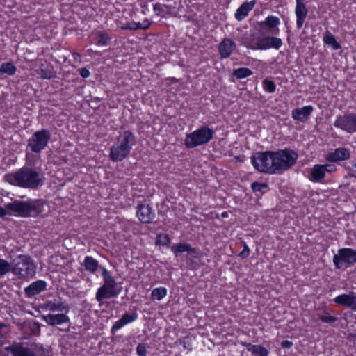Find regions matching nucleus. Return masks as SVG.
<instances>
[{
    "instance_id": "nucleus-1",
    "label": "nucleus",
    "mask_w": 356,
    "mask_h": 356,
    "mask_svg": "<svg viewBox=\"0 0 356 356\" xmlns=\"http://www.w3.org/2000/svg\"><path fill=\"white\" fill-rule=\"evenodd\" d=\"M4 179L11 185L33 190L38 189L44 184L40 172L29 167H24L14 172L6 174Z\"/></svg>"
},
{
    "instance_id": "nucleus-2",
    "label": "nucleus",
    "mask_w": 356,
    "mask_h": 356,
    "mask_svg": "<svg viewBox=\"0 0 356 356\" xmlns=\"http://www.w3.org/2000/svg\"><path fill=\"white\" fill-rule=\"evenodd\" d=\"M136 140L134 134L124 131L120 134L117 143L111 148L110 158L113 161H121L129 154Z\"/></svg>"
},
{
    "instance_id": "nucleus-3",
    "label": "nucleus",
    "mask_w": 356,
    "mask_h": 356,
    "mask_svg": "<svg viewBox=\"0 0 356 356\" xmlns=\"http://www.w3.org/2000/svg\"><path fill=\"white\" fill-rule=\"evenodd\" d=\"M44 201L42 200H29L28 201L15 200L6 204V208L24 218L36 216L42 212Z\"/></svg>"
},
{
    "instance_id": "nucleus-4",
    "label": "nucleus",
    "mask_w": 356,
    "mask_h": 356,
    "mask_svg": "<svg viewBox=\"0 0 356 356\" xmlns=\"http://www.w3.org/2000/svg\"><path fill=\"white\" fill-rule=\"evenodd\" d=\"M12 273L21 279L33 277L35 274V266L29 256L20 254L12 261Z\"/></svg>"
},
{
    "instance_id": "nucleus-5",
    "label": "nucleus",
    "mask_w": 356,
    "mask_h": 356,
    "mask_svg": "<svg viewBox=\"0 0 356 356\" xmlns=\"http://www.w3.org/2000/svg\"><path fill=\"white\" fill-rule=\"evenodd\" d=\"M298 154L289 149L273 152L275 174H282L291 168L298 159Z\"/></svg>"
},
{
    "instance_id": "nucleus-6",
    "label": "nucleus",
    "mask_w": 356,
    "mask_h": 356,
    "mask_svg": "<svg viewBox=\"0 0 356 356\" xmlns=\"http://www.w3.org/2000/svg\"><path fill=\"white\" fill-rule=\"evenodd\" d=\"M213 131L208 127H202L186 135L184 141L185 145L188 148H193L207 144L213 138Z\"/></svg>"
},
{
    "instance_id": "nucleus-7",
    "label": "nucleus",
    "mask_w": 356,
    "mask_h": 356,
    "mask_svg": "<svg viewBox=\"0 0 356 356\" xmlns=\"http://www.w3.org/2000/svg\"><path fill=\"white\" fill-rule=\"evenodd\" d=\"M252 163L259 172L275 174L273 152H257L252 156Z\"/></svg>"
},
{
    "instance_id": "nucleus-8",
    "label": "nucleus",
    "mask_w": 356,
    "mask_h": 356,
    "mask_svg": "<svg viewBox=\"0 0 356 356\" xmlns=\"http://www.w3.org/2000/svg\"><path fill=\"white\" fill-rule=\"evenodd\" d=\"M5 350L10 352L12 356H45L43 346L36 343H32L31 347H26L21 342L13 343L6 347Z\"/></svg>"
},
{
    "instance_id": "nucleus-9",
    "label": "nucleus",
    "mask_w": 356,
    "mask_h": 356,
    "mask_svg": "<svg viewBox=\"0 0 356 356\" xmlns=\"http://www.w3.org/2000/svg\"><path fill=\"white\" fill-rule=\"evenodd\" d=\"M51 138L49 131L47 129H42L35 131L28 141V147L35 153H39L47 145Z\"/></svg>"
},
{
    "instance_id": "nucleus-10",
    "label": "nucleus",
    "mask_w": 356,
    "mask_h": 356,
    "mask_svg": "<svg viewBox=\"0 0 356 356\" xmlns=\"http://www.w3.org/2000/svg\"><path fill=\"white\" fill-rule=\"evenodd\" d=\"M334 126L349 133H354L353 129V113H350L337 117L334 122Z\"/></svg>"
},
{
    "instance_id": "nucleus-11",
    "label": "nucleus",
    "mask_w": 356,
    "mask_h": 356,
    "mask_svg": "<svg viewBox=\"0 0 356 356\" xmlns=\"http://www.w3.org/2000/svg\"><path fill=\"white\" fill-rule=\"evenodd\" d=\"M282 44L281 39L275 37H264L257 42L258 49H266L269 48L279 49Z\"/></svg>"
},
{
    "instance_id": "nucleus-12",
    "label": "nucleus",
    "mask_w": 356,
    "mask_h": 356,
    "mask_svg": "<svg viewBox=\"0 0 356 356\" xmlns=\"http://www.w3.org/2000/svg\"><path fill=\"white\" fill-rule=\"evenodd\" d=\"M42 318L49 325L51 326L62 325L63 323H67L70 322V318L65 314H49L47 315H42Z\"/></svg>"
},
{
    "instance_id": "nucleus-13",
    "label": "nucleus",
    "mask_w": 356,
    "mask_h": 356,
    "mask_svg": "<svg viewBox=\"0 0 356 356\" xmlns=\"http://www.w3.org/2000/svg\"><path fill=\"white\" fill-rule=\"evenodd\" d=\"M137 209V216L142 222L149 223L153 220L154 214L148 204H138Z\"/></svg>"
},
{
    "instance_id": "nucleus-14",
    "label": "nucleus",
    "mask_w": 356,
    "mask_h": 356,
    "mask_svg": "<svg viewBox=\"0 0 356 356\" xmlns=\"http://www.w3.org/2000/svg\"><path fill=\"white\" fill-rule=\"evenodd\" d=\"M120 289H110L105 285H102L98 289L95 298L99 302H101L104 299H110L116 297L120 294Z\"/></svg>"
},
{
    "instance_id": "nucleus-15",
    "label": "nucleus",
    "mask_w": 356,
    "mask_h": 356,
    "mask_svg": "<svg viewBox=\"0 0 356 356\" xmlns=\"http://www.w3.org/2000/svg\"><path fill=\"white\" fill-rule=\"evenodd\" d=\"M47 283L44 280H37L24 289V293L27 297H32L44 291Z\"/></svg>"
},
{
    "instance_id": "nucleus-16",
    "label": "nucleus",
    "mask_w": 356,
    "mask_h": 356,
    "mask_svg": "<svg viewBox=\"0 0 356 356\" xmlns=\"http://www.w3.org/2000/svg\"><path fill=\"white\" fill-rule=\"evenodd\" d=\"M235 48L236 44L232 40L229 38H225L219 44L218 51L221 57L223 58H226L229 57L232 52L235 49Z\"/></svg>"
},
{
    "instance_id": "nucleus-17",
    "label": "nucleus",
    "mask_w": 356,
    "mask_h": 356,
    "mask_svg": "<svg viewBox=\"0 0 356 356\" xmlns=\"http://www.w3.org/2000/svg\"><path fill=\"white\" fill-rule=\"evenodd\" d=\"M350 157V152L345 147L337 148L334 152L327 154V159L330 162L347 160Z\"/></svg>"
},
{
    "instance_id": "nucleus-18",
    "label": "nucleus",
    "mask_w": 356,
    "mask_h": 356,
    "mask_svg": "<svg viewBox=\"0 0 356 356\" xmlns=\"http://www.w3.org/2000/svg\"><path fill=\"white\" fill-rule=\"evenodd\" d=\"M256 4L255 0H252L250 1H246L243 3L236 10L235 13V17L238 21L243 20L246 16H248V13L250 10L253 9Z\"/></svg>"
},
{
    "instance_id": "nucleus-19",
    "label": "nucleus",
    "mask_w": 356,
    "mask_h": 356,
    "mask_svg": "<svg viewBox=\"0 0 356 356\" xmlns=\"http://www.w3.org/2000/svg\"><path fill=\"white\" fill-rule=\"evenodd\" d=\"M313 107L312 106H306L301 108H296L292 111V117L294 120L300 122H306L312 112Z\"/></svg>"
},
{
    "instance_id": "nucleus-20",
    "label": "nucleus",
    "mask_w": 356,
    "mask_h": 356,
    "mask_svg": "<svg viewBox=\"0 0 356 356\" xmlns=\"http://www.w3.org/2000/svg\"><path fill=\"white\" fill-rule=\"evenodd\" d=\"M91 37L92 40L98 46H106L109 44L111 38L104 31H97L92 32Z\"/></svg>"
},
{
    "instance_id": "nucleus-21",
    "label": "nucleus",
    "mask_w": 356,
    "mask_h": 356,
    "mask_svg": "<svg viewBox=\"0 0 356 356\" xmlns=\"http://www.w3.org/2000/svg\"><path fill=\"white\" fill-rule=\"evenodd\" d=\"M343 262L349 264L356 263V250L351 248H341L338 251Z\"/></svg>"
},
{
    "instance_id": "nucleus-22",
    "label": "nucleus",
    "mask_w": 356,
    "mask_h": 356,
    "mask_svg": "<svg viewBox=\"0 0 356 356\" xmlns=\"http://www.w3.org/2000/svg\"><path fill=\"white\" fill-rule=\"evenodd\" d=\"M296 22H304L307 15V9L306 8L304 0H296Z\"/></svg>"
},
{
    "instance_id": "nucleus-23",
    "label": "nucleus",
    "mask_w": 356,
    "mask_h": 356,
    "mask_svg": "<svg viewBox=\"0 0 356 356\" xmlns=\"http://www.w3.org/2000/svg\"><path fill=\"white\" fill-rule=\"evenodd\" d=\"M243 345L255 356H268V351L261 346L253 345L250 343H244Z\"/></svg>"
},
{
    "instance_id": "nucleus-24",
    "label": "nucleus",
    "mask_w": 356,
    "mask_h": 356,
    "mask_svg": "<svg viewBox=\"0 0 356 356\" xmlns=\"http://www.w3.org/2000/svg\"><path fill=\"white\" fill-rule=\"evenodd\" d=\"M102 277L104 280V284L108 288L114 289H120L121 288H118L117 282H115V278L110 274V273L104 268L102 269Z\"/></svg>"
},
{
    "instance_id": "nucleus-25",
    "label": "nucleus",
    "mask_w": 356,
    "mask_h": 356,
    "mask_svg": "<svg viewBox=\"0 0 356 356\" xmlns=\"http://www.w3.org/2000/svg\"><path fill=\"white\" fill-rule=\"evenodd\" d=\"M44 307L51 312L60 311L65 312V314L68 313L70 311V307L64 302L55 303L48 301L44 304Z\"/></svg>"
},
{
    "instance_id": "nucleus-26",
    "label": "nucleus",
    "mask_w": 356,
    "mask_h": 356,
    "mask_svg": "<svg viewBox=\"0 0 356 356\" xmlns=\"http://www.w3.org/2000/svg\"><path fill=\"white\" fill-rule=\"evenodd\" d=\"M171 250L175 254L176 257L178 256L179 253H182L184 252H187L189 253H195V248H192L189 244L187 243H178L175 244L171 248Z\"/></svg>"
},
{
    "instance_id": "nucleus-27",
    "label": "nucleus",
    "mask_w": 356,
    "mask_h": 356,
    "mask_svg": "<svg viewBox=\"0 0 356 356\" xmlns=\"http://www.w3.org/2000/svg\"><path fill=\"white\" fill-rule=\"evenodd\" d=\"M16 72L17 67L11 62L3 63L0 66V76H3V74L13 76Z\"/></svg>"
},
{
    "instance_id": "nucleus-28",
    "label": "nucleus",
    "mask_w": 356,
    "mask_h": 356,
    "mask_svg": "<svg viewBox=\"0 0 356 356\" xmlns=\"http://www.w3.org/2000/svg\"><path fill=\"white\" fill-rule=\"evenodd\" d=\"M312 180L318 181L325 177V171L322 165H315L311 171Z\"/></svg>"
},
{
    "instance_id": "nucleus-29",
    "label": "nucleus",
    "mask_w": 356,
    "mask_h": 356,
    "mask_svg": "<svg viewBox=\"0 0 356 356\" xmlns=\"http://www.w3.org/2000/svg\"><path fill=\"white\" fill-rule=\"evenodd\" d=\"M83 266L87 271L95 273L99 266V262L92 257L87 256L83 261Z\"/></svg>"
},
{
    "instance_id": "nucleus-30",
    "label": "nucleus",
    "mask_w": 356,
    "mask_h": 356,
    "mask_svg": "<svg viewBox=\"0 0 356 356\" xmlns=\"http://www.w3.org/2000/svg\"><path fill=\"white\" fill-rule=\"evenodd\" d=\"M353 294H342L334 298V302L341 305L350 307Z\"/></svg>"
},
{
    "instance_id": "nucleus-31",
    "label": "nucleus",
    "mask_w": 356,
    "mask_h": 356,
    "mask_svg": "<svg viewBox=\"0 0 356 356\" xmlns=\"http://www.w3.org/2000/svg\"><path fill=\"white\" fill-rule=\"evenodd\" d=\"M323 41L325 44L331 46L335 50L339 49L341 47L340 44L337 42L334 35L328 31H327L324 34Z\"/></svg>"
},
{
    "instance_id": "nucleus-32",
    "label": "nucleus",
    "mask_w": 356,
    "mask_h": 356,
    "mask_svg": "<svg viewBox=\"0 0 356 356\" xmlns=\"http://www.w3.org/2000/svg\"><path fill=\"white\" fill-rule=\"evenodd\" d=\"M168 7L164 4L156 3L153 6L154 13L156 15L165 17L168 12Z\"/></svg>"
},
{
    "instance_id": "nucleus-33",
    "label": "nucleus",
    "mask_w": 356,
    "mask_h": 356,
    "mask_svg": "<svg viewBox=\"0 0 356 356\" xmlns=\"http://www.w3.org/2000/svg\"><path fill=\"white\" fill-rule=\"evenodd\" d=\"M167 295V290L164 287L156 288L152 290L151 298L152 300H161Z\"/></svg>"
},
{
    "instance_id": "nucleus-34",
    "label": "nucleus",
    "mask_w": 356,
    "mask_h": 356,
    "mask_svg": "<svg viewBox=\"0 0 356 356\" xmlns=\"http://www.w3.org/2000/svg\"><path fill=\"white\" fill-rule=\"evenodd\" d=\"M252 74V71L247 67H241L234 70L233 72V75L235 76L237 79H243L251 76Z\"/></svg>"
},
{
    "instance_id": "nucleus-35",
    "label": "nucleus",
    "mask_w": 356,
    "mask_h": 356,
    "mask_svg": "<svg viewBox=\"0 0 356 356\" xmlns=\"http://www.w3.org/2000/svg\"><path fill=\"white\" fill-rule=\"evenodd\" d=\"M150 24H125L120 27L124 30H137V29H147L149 28Z\"/></svg>"
},
{
    "instance_id": "nucleus-36",
    "label": "nucleus",
    "mask_w": 356,
    "mask_h": 356,
    "mask_svg": "<svg viewBox=\"0 0 356 356\" xmlns=\"http://www.w3.org/2000/svg\"><path fill=\"white\" fill-rule=\"evenodd\" d=\"M10 271L12 272V262L0 259V275H4Z\"/></svg>"
},
{
    "instance_id": "nucleus-37",
    "label": "nucleus",
    "mask_w": 356,
    "mask_h": 356,
    "mask_svg": "<svg viewBox=\"0 0 356 356\" xmlns=\"http://www.w3.org/2000/svg\"><path fill=\"white\" fill-rule=\"evenodd\" d=\"M156 243L162 245H169L170 243V238L167 234L159 235L156 237Z\"/></svg>"
},
{
    "instance_id": "nucleus-38",
    "label": "nucleus",
    "mask_w": 356,
    "mask_h": 356,
    "mask_svg": "<svg viewBox=\"0 0 356 356\" xmlns=\"http://www.w3.org/2000/svg\"><path fill=\"white\" fill-rule=\"evenodd\" d=\"M263 85L265 90L269 92H275L276 86L275 84L272 81L264 79L263 81Z\"/></svg>"
},
{
    "instance_id": "nucleus-39",
    "label": "nucleus",
    "mask_w": 356,
    "mask_h": 356,
    "mask_svg": "<svg viewBox=\"0 0 356 356\" xmlns=\"http://www.w3.org/2000/svg\"><path fill=\"white\" fill-rule=\"evenodd\" d=\"M39 74L40 75V76L42 79H50L54 77V72H52L50 70H49L47 68H45V69L41 68L40 70Z\"/></svg>"
},
{
    "instance_id": "nucleus-40",
    "label": "nucleus",
    "mask_w": 356,
    "mask_h": 356,
    "mask_svg": "<svg viewBox=\"0 0 356 356\" xmlns=\"http://www.w3.org/2000/svg\"><path fill=\"white\" fill-rule=\"evenodd\" d=\"M252 189L254 192H262L264 189L268 188V185L265 183L253 182L252 184Z\"/></svg>"
},
{
    "instance_id": "nucleus-41",
    "label": "nucleus",
    "mask_w": 356,
    "mask_h": 356,
    "mask_svg": "<svg viewBox=\"0 0 356 356\" xmlns=\"http://www.w3.org/2000/svg\"><path fill=\"white\" fill-rule=\"evenodd\" d=\"M136 317H137V316H136V314H135V313H133L131 314H125L122 316V318L120 319L126 325L129 323L134 321L136 318Z\"/></svg>"
},
{
    "instance_id": "nucleus-42",
    "label": "nucleus",
    "mask_w": 356,
    "mask_h": 356,
    "mask_svg": "<svg viewBox=\"0 0 356 356\" xmlns=\"http://www.w3.org/2000/svg\"><path fill=\"white\" fill-rule=\"evenodd\" d=\"M319 319L323 323L332 324L337 321V318L331 316L322 315L319 316Z\"/></svg>"
},
{
    "instance_id": "nucleus-43",
    "label": "nucleus",
    "mask_w": 356,
    "mask_h": 356,
    "mask_svg": "<svg viewBox=\"0 0 356 356\" xmlns=\"http://www.w3.org/2000/svg\"><path fill=\"white\" fill-rule=\"evenodd\" d=\"M136 351L139 356H145L147 353L145 345L144 343H139L137 346Z\"/></svg>"
},
{
    "instance_id": "nucleus-44",
    "label": "nucleus",
    "mask_w": 356,
    "mask_h": 356,
    "mask_svg": "<svg viewBox=\"0 0 356 356\" xmlns=\"http://www.w3.org/2000/svg\"><path fill=\"white\" fill-rule=\"evenodd\" d=\"M343 261V260L341 259V257H340V255L338 254H334V257H333V262L334 264V266H336L337 268H341V263Z\"/></svg>"
},
{
    "instance_id": "nucleus-45",
    "label": "nucleus",
    "mask_w": 356,
    "mask_h": 356,
    "mask_svg": "<svg viewBox=\"0 0 356 356\" xmlns=\"http://www.w3.org/2000/svg\"><path fill=\"white\" fill-rule=\"evenodd\" d=\"M250 254V249L247 244H244L243 245V250L239 253V257L241 258H246Z\"/></svg>"
},
{
    "instance_id": "nucleus-46",
    "label": "nucleus",
    "mask_w": 356,
    "mask_h": 356,
    "mask_svg": "<svg viewBox=\"0 0 356 356\" xmlns=\"http://www.w3.org/2000/svg\"><path fill=\"white\" fill-rule=\"evenodd\" d=\"M322 165L324 169L325 173L326 172H334L337 169L335 165H334V164H325V165Z\"/></svg>"
},
{
    "instance_id": "nucleus-47",
    "label": "nucleus",
    "mask_w": 356,
    "mask_h": 356,
    "mask_svg": "<svg viewBox=\"0 0 356 356\" xmlns=\"http://www.w3.org/2000/svg\"><path fill=\"white\" fill-rule=\"evenodd\" d=\"M124 325H125V324L123 323V321L121 319H120L114 323V325L112 327L111 330L113 332L115 330L120 329Z\"/></svg>"
},
{
    "instance_id": "nucleus-48",
    "label": "nucleus",
    "mask_w": 356,
    "mask_h": 356,
    "mask_svg": "<svg viewBox=\"0 0 356 356\" xmlns=\"http://www.w3.org/2000/svg\"><path fill=\"white\" fill-rule=\"evenodd\" d=\"M90 71L86 67H83L80 70V75L83 78H88L90 76Z\"/></svg>"
},
{
    "instance_id": "nucleus-49",
    "label": "nucleus",
    "mask_w": 356,
    "mask_h": 356,
    "mask_svg": "<svg viewBox=\"0 0 356 356\" xmlns=\"http://www.w3.org/2000/svg\"><path fill=\"white\" fill-rule=\"evenodd\" d=\"M262 22H280V19L277 17L268 16L266 17L265 21H263Z\"/></svg>"
},
{
    "instance_id": "nucleus-50",
    "label": "nucleus",
    "mask_w": 356,
    "mask_h": 356,
    "mask_svg": "<svg viewBox=\"0 0 356 356\" xmlns=\"http://www.w3.org/2000/svg\"><path fill=\"white\" fill-rule=\"evenodd\" d=\"M6 328V325L3 323H0V339L4 337L6 333V331H5Z\"/></svg>"
},
{
    "instance_id": "nucleus-51",
    "label": "nucleus",
    "mask_w": 356,
    "mask_h": 356,
    "mask_svg": "<svg viewBox=\"0 0 356 356\" xmlns=\"http://www.w3.org/2000/svg\"><path fill=\"white\" fill-rule=\"evenodd\" d=\"M292 345H293V343L288 340H284L281 343L282 347L286 348H290L292 346Z\"/></svg>"
},
{
    "instance_id": "nucleus-52",
    "label": "nucleus",
    "mask_w": 356,
    "mask_h": 356,
    "mask_svg": "<svg viewBox=\"0 0 356 356\" xmlns=\"http://www.w3.org/2000/svg\"><path fill=\"white\" fill-rule=\"evenodd\" d=\"M7 208H3L0 207V217H5L6 215L9 214V213L7 211Z\"/></svg>"
},
{
    "instance_id": "nucleus-53",
    "label": "nucleus",
    "mask_w": 356,
    "mask_h": 356,
    "mask_svg": "<svg viewBox=\"0 0 356 356\" xmlns=\"http://www.w3.org/2000/svg\"><path fill=\"white\" fill-rule=\"evenodd\" d=\"M72 54H73L74 59L76 61H77L79 63H81V54H79V53H76V52H74Z\"/></svg>"
},
{
    "instance_id": "nucleus-54",
    "label": "nucleus",
    "mask_w": 356,
    "mask_h": 356,
    "mask_svg": "<svg viewBox=\"0 0 356 356\" xmlns=\"http://www.w3.org/2000/svg\"><path fill=\"white\" fill-rule=\"evenodd\" d=\"M352 302L353 303L351 304L350 307L352 308V309L356 311V296L353 295Z\"/></svg>"
},
{
    "instance_id": "nucleus-55",
    "label": "nucleus",
    "mask_w": 356,
    "mask_h": 356,
    "mask_svg": "<svg viewBox=\"0 0 356 356\" xmlns=\"http://www.w3.org/2000/svg\"><path fill=\"white\" fill-rule=\"evenodd\" d=\"M353 129L356 132V114L353 113Z\"/></svg>"
},
{
    "instance_id": "nucleus-56",
    "label": "nucleus",
    "mask_w": 356,
    "mask_h": 356,
    "mask_svg": "<svg viewBox=\"0 0 356 356\" xmlns=\"http://www.w3.org/2000/svg\"><path fill=\"white\" fill-rule=\"evenodd\" d=\"M268 24V25H269V27H270V28H273V27H275V25H276L277 24L272 23V24Z\"/></svg>"
},
{
    "instance_id": "nucleus-57",
    "label": "nucleus",
    "mask_w": 356,
    "mask_h": 356,
    "mask_svg": "<svg viewBox=\"0 0 356 356\" xmlns=\"http://www.w3.org/2000/svg\"><path fill=\"white\" fill-rule=\"evenodd\" d=\"M143 22H144V23H146V22H149L147 19H145L143 20Z\"/></svg>"
},
{
    "instance_id": "nucleus-58",
    "label": "nucleus",
    "mask_w": 356,
    "mask_h": 356,
    "mask_svg": "<svg viewBox=\"0 0 356 356\" xmlns=\"http://www.w3.org/2000/svg\"><path fill=\"white\" fill-rule=\"evenodd\" d=\"M297 24H298V28L300 29L302 26V24L298 23Z\"/></svg>"
},
{
    "instance_id": "nucleus-59",
    "label": "nucleus",
    "mask_w": 356,
    "mask_h": 356,
    "mask_svg": "<svg viewBox=\"0 0 356 356\" xmlns=\"http://www.w3.org/2000/svg\"><path fill=\"white\" fill-rule=\"evenodd\" d=\"M353 167L355 168V172H356V161L355 162Z\"/></svg>"
},
{
    "instance_id": "nucleus-60",
    "label": "nucleus",
    "mask_w": 356,
    "mask_h": 356,
    "mask_svg": "<svg viewBox=\"0 0 356 356\" xmlns=\"http://www.w3.org/2000/svg\"><path fill=\"white\" fill-rule=\"evenodd\" d=\"M60 330L67 331V330H68V328H65V329L60 328Z\"/></svg>"
}]
</instances>
